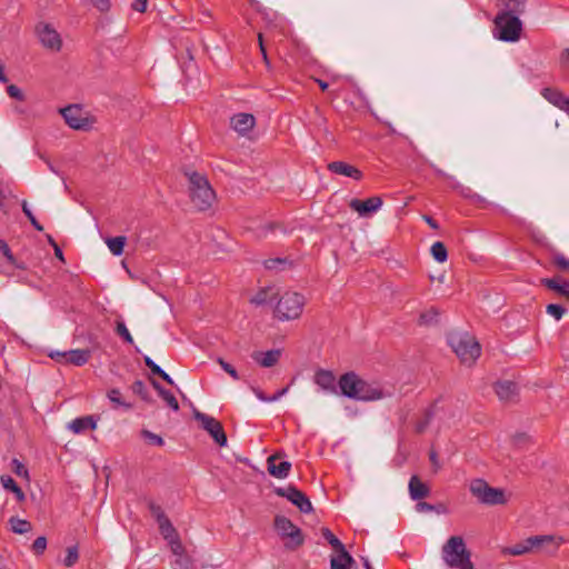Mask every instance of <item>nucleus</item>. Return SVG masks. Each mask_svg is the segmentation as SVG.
I'll return each instance as SVG.
<instances>
[{
    "instance_id": "obj_44",
    "label": "nucleus",
    "mask_w": 569,
    "mask_h": 569,
    "mask_svg": "<svg viewBox=\"0 0 569 569\" xmlns=\"http://www.w3.org/2000/svg\"><path fill=\"white\" fill-rule=\"evenodd\" d=\"M148 509L151 512V515L154 517L157 523L162 521L163 519L168 518L161 508L160 505L156 503L154 501L148 502Z\"/></svg>"
},
{
    "instance_id": "obj_22",
    "label": "nucleus",
    "mask_w": 569,
    "mask_h": 569,
    "mask_svg": "<svg viewBox=\"0 0 569 569\" xmlns=\"http://www.w3.org/2000/svg\"><path fill=\"white\" fill-rule=\"evenodd\" d=\"M541 284L557 292L559 296L566 298L569 301V281L563 280L560 277L543 278Z\"/></svg>"
},
{
    "instance_id": "obj_37",
    "label": "nucleus",
    "mask_w": 569,
    "mask_h": 569,
    "mask_svg": "<svg viewBox=\"0 0 569 569\" xmlns=\"http://www.w3.org/2000/svg\"><path fill=\"white\" fill-rule=\"evenodd\" d=\"M431 254L433 257V259L437 261V262H445L447 261L448 259V251H447V248L446 246L440 242V241H437L435 242L432 246H431Z\"/></svg>"
},
{
    "instance_id": "obj_36",
    "label": "nucleus",
    "mask_w": 569,
    "mask_h": 569,
    "mask_svg": "<svg viewBox=\"0 0 569 569\" xmlns=\"http://www.w3.org/2000/svg\"><path fill=\"white\" fill-rule=\"evenodd\" d=\"M551 263L559 271L566 272L569 271V259L562 254L561 252L553 251L551 253Z\"/></svg>"
},
{
    "instance_id": "obj_48",
    "label": "nucleus",
    "mask_w": 569,
    "mask_h": 569,
    "mask_svg": "<svg viewBox=\"0 0 569 569\" xmlns=\"http://www.w3.org/2000/svg\"><path fill=\"white\" fill-rule=\"evenodd\" d=\"M217 362L220 365L222 370L226 371L232 379H234V380H239L240 379L239 373L233 368V366H231L230 363H228L227 361H224L220 357L217 359Z\"/></svg>"
},
{
    "instance_id": "obj_55",
    "label": "nucleus",
    "mask_w": 569,
    "mask_h": 569,
    "mask_svg": "<svg viewBox=\"0 0 569 569\" xmlns=\"http://www.w3.org/2000/svg\"><path fill=\"white\" fill-rule=\"evenodd\" d=\"M270 27L279 29L281 33H284L287 28L284 21L281 18H279L276 13L273 14V20H270Z\"/></svg>"
},
{
    "instance_id": "obj_1",
    "label": "nucleus",
    "mask_w": 569,
    "mask_h": 569,
    "mask_svg": "<svg viewBox=\"0 0 569 569\" xmlns=\"http://www.w3.org/2000/svg\"><path fill=\"white\" fill-rule=\"evenodd\" d=\"M186 176L189 180V197L193 207L199 211L208 210L216 199L208 179L196 171L186 172Z\"/></svg>"
},
{
    "instance_id": "obj_61",
    "label": "nucleus",
    "mask_w": 569,
    "mask_h": 569,
    "mask_svg": "<svg viewBox=\"0 0 569 569\" xmlns=\"http://www.w3.org/2000/svg\"><path fill=\"white\" fill-rule=\"evenodd\" d=\"M252 392L256 395V397L260 400V401H263V402H270L268 399L269 397L266 396L259 388H256V387H252L251 388Z\"/></svg>"
},
{
    "instance_id": "obj_9",
    "label": "nucleus",
    "mask_w": 569,
    "mask_h": 569,
    "mask_svg": "<svg viewBox=\"0 0 569 569\" xmlns=\"http://www.w3.org/2000/svg\"><path fill=\"white\" fill-rule=\"evenodd\" d=\"M66 123L74 130H89L92 126L91 119L79 104H70L60 110Z\"/></svg>"
},
{
    "instance_id": "obj_62",
    "label": "nucleus",
    "mask_w": 569,
    "mask_h": 569,
    "mask_svg": "<svg viewBox=\"0 0 569 569\" xmlns=\"http://www.w3.org/2000/svg\"><path fill=\"white\" fill-rule=\"evenodd\" d=\"M288 391V388H283L281 390H278L276 393H273L272 396H269V401L270 402H273V401H277L279 400L283 395H286V392Z\"/></svg>"
},
{
    "instance_id": "obj_41",
    "label": "nucleus",
    "mask_w": 569,
    "mask_h": 569,
    "mask_svg": "<svg viewBox=\"0 0 569 569\" xmlns=\"http://www.w3.org/2000/svg\"><path fill=\"white\" fill-rule=\"evenodd\" d=\"M140 435L146 441H148L152 446L162 447L164 445V440L161 436L153 433L148 429H142Z\"/></svg>"
},
{
    "instance_id": "obj_4",
    "label": "nucleus",
    "mask_w": 569,
    "mask_h": 569,
    "mask_svg": "<svg viewBox=\"0 0 569 569\" xmlns=\"http://www.w3.org/2000/svg\"><path fill=\"white\" fill-rule=\"evenodd\" d=\"M306 305V299L298 292H284L278 300L274 308V317L280 321L298 319Z\"/></svg>"
},
{
    "instance_id": "obj_16",
    "label": "nucleus",
    "mask_w": 569,
    "mask_h": 569,
    "mask_svg": "<svg viewBox=\"0 0 569 569\" xmlns=\"http://www.w3.org/2000/svg\"><path fill=\"white\" fill-rule=\"evenodd\" d=\"M382 199L378 196L370 197L366 200L352 199L349 207L360 217H369L382 207Z\"/></svg>"
},
{
    "instance_id": "obj_59",
    "label": "nucleus",
    "mask_w": 569,
    "mask_h": 569,
    "mask_svg": "<svg viewBox=\"0 0 569 569\" xmlns=\"http://www.w3.org/2000/svg\"><path fill=\"white\" fill-rule=\"evenodd\" d=\"M0 250L9 261L13 260V254L4 240H0Z\"/></svg>"
},
{
    "instance_id": "obj_3",
    "label": "nucleus",
    "mask_w": 569,
    "mask_h": 569,
    "mask_svg": "<svg viewBox=\"0 0 569 569\" xmlns=\"http://www.w3.org/2000/svg\"><path fill=\"white\" fill-rule=\"evenodd\" d=\"M522 32V21L516 14L499 11L493 19V37L503 42H516Z\"/></svg>"
},
{
    "instance_id": "obj_33",
    "label": "nucleus",
    "mask_w": 569,
    "mask_h": 569,
    "mask_svg": "<svg viewBox=\"0 0 569 569\" xmlns=\"http://www.w3.org/2000/svg\"><path fill=\"white\" fill-rule=\"evenodd\" d=\"M127 238L124 236H118L108 238L106 243L110 250V252L114 256H121L123 253V248L126 244Z\"/></svg>"
},
{
    "instance_id": "obj_10",
    "label": "nucleus",
    "mask_w": 569,
    "mask_h": 569,
    "mask_svg": "<svg viewBox=\"0 0 569 569\" xmlns=\"http://www.w3.org/2000/svg\"><path fill=\"white\" fill-rule=\"evenodd\" d=\"M274 492L279 497L287 498L292 505H295L301 512L310 513L313 508L309 498L295 486L278 487Z\"/></svg>"
},
{
    "instance_id": "obj_54",
    "label": "nucleus",
    "mask_w": 569,
    "mask_h": 569,
    "mask_svg": "<svg viewBox=\"0 0 569 569\" xmlns=\"http://www.w3.org/2000/svg\"><path fill=\"white\" fill-rule=\"evenodd\" d=\"M7 92L8 94L11 97V98H14L17 100H22L23 99V93L22 91L14 84H10L7 87Z\"/></svg>"
},
{
    "instance_id": "obj_50",
    "label": "nucleus",
    "mask_w": 569,
    "mask_h": 569,
    "mask_svg": "<svg viewBox=\"0 0 569 569\" xmlns=\"http://www.w3.org/2000/svg\"><path fill=\"white\" fill-rule=\"evenodd\" d=\"M47 548V539L46 537H38L32 543V551L36 555H42Z\"/></svg>"
},
{
    "instance_id": "obj_39",
    "label": "nucleus",
    "mask_w": 569,
    "mask_h": 569,
    "mask_svg": "<svg viewBox=\"0 0 569 569\" xmlns=\"http://www.w3.org/2000/svg\"><path fill=\"white\" fill-rule=\"evenodd\" d=\"M132 391L138 395L143 401L151 402V396L150 392L146 386V383L142 380H136L132 383Z\"/></svg>"
},
{
    "instance_id": "obj_58",
    "label": "nucleus",
    "mask_w": 569,
    "mask_h": 569,
    "mask_svg": "<svg viewBox=\"0 0 569 569\" xmlns=\"http://www.w3.org/2000/svg\"><path fill=\"white\" fill-rule=\"evenodd\" d=\"M93 6L101 12L110 9V0H91Z\"/></svg>"
},
{
    "instance_id": "obj_25",
    "label": "nucleus",
    "mask_w": 569,
    "mask_h": 569,
    "mask_svg": "<svg viewBox=\"0 0 569 569\" xmlns=\"http://www.w3.org/2000/svg\"><path fill=\"white\" fill-rule=\"evenodd\" d=\"M280 350L272 349L266 352H254L252 359L263 368L273 367L280 359Z\"/></svg>"
},
{
    "instance_id": "obj_7",
    "label": "nucleus",
    "mask_w": 569,
    "mask_h": 569,
    "mask_svg": "<svg viewBox=\"0 0 569 569\" xmlns=\"http://www.w3.org/2000/svg\"><path fill=\"white\" fill-rule=\"evenodd\" d=\"M192 416L200 423V427L212 437L217 445L220 447L227 446V435L220 421L196 408L192 411Z\"/></svg>"
},
{
    "instance_id": "obj_30",
    "label": "nucleus",
    "mask_w": 569,
    "mask_h": 569,
    "mask_svg": "<svg viewBox=\"0 0 569 569\" xmlns=\"http://www.w3.org/2000/svg\"><path fill=\"white\" fill-rule=\"evenodd\" d=\"M530 537L515 543L513 546L503 549L505 555L510 556H522L526 553L533 552L532 546L530 545Z\"/></svg>"
},
{
    "instance_id": "obj_28",
    "label": "nucleus",
    "mask_w": 569,
    "mask_h": 569,
    "mask_svg": "<svg viewBox=\"0 0 569 569\" xmlns=\"http://www.w3.org/2000/svg\"><path fill=\"white\" fill-rule=\"evenodd\" d=\"M169 542L171 552L178 557L176 562L182 567L188 568L189 566V558L186 556L184 547L182 546L180 538L171 539Z\"/></svg>"
},
{
    "instance_id": "obj_8",
    "label": "nucleus",
    "mask_w": 569,
    "mask_h": 569,
    "mask_svg": "<svg viewBox=\"0 0 569 569\" xmlns=\"http://www.w3.org/2000/svg\"><path fill=\"white\" fill-rule=\"evenodd\" d=\"M274 527L280 536L290 539V542L286 545L287 548L296 549L303 543L305 539L301 529L290 519L283 516H277L274 518Z\"/></svg>"
},
{
    "instance_id": "obj_56",
    "label": "nucleus",
    "mask_w": 569,
    "mask_h": 569,
    "mask_svg": "<svg viewBox=\"0 0 569 569\" xmlns=\"http://www.w3.org/2000/svg\"><path fill=\"white\" fill-rule=\"evenodd\" d=\"M287 261L286 259L276 258V259H268L264 261V267L267 269H277L278 266L284 264Z\"/></svg>"
},
{
    "instance_id": "obj_60",
    "label": "nucleus",
    "mask_w": 569,
    "mask_h": 569,
    "mask_svg": "<svg viewBox=\"0 0 569 569\" xmlns=\"http://www.w3.org/2000/svg\"><path fill=\"white\" fill-rule=\"evenodd\" d=\"M21 208H22V211L26 214V217L29 219V221L32 218H36L34 214L32 213V211L30 210L29 204H28V202L26 200H22Z\"/></svg>"
},
{
    "instance_id": "obj_43",
    "label": "nucleus",
    "mask_w": 569,
    "mask_h": 569,
    "mask_svg": "<svg viewBox=\"0 0 569 569\" xmlns=\"http://www.w3.org/2000/svg\"><path fill=\"white\" fill-rule=\"evenodd\" d=\"M439 312L437 309L431 308L430 310L422 312L419 317L420 325H432L437 322Z\"/></svg>"
},
{
    "instance_id": "obj_32",
    "label": "nucleus",
    "mask_w": 569,
    "mask_h": 569,
    "mask_svg": "<svg viewBox=\"0 0 569 569\" xmlns=\"http://www.w3.org/2000/svg\"><path fill=\"white\" fill-rule=\"evenodd\" d=\"M0 480L3 488L13 492L18 501H23L26 499L23 490L18 486L11 476L3 475L1 476Z\"/></svg>"
},
{
    "instance_id": "obj_35",
    "label": "nucleus",
    "mask_w": 569,
    "mask_h": 569,
    "mask_svg": "<svg viewBox=\"0 0 569 569\" xmlns=\"http://www.w3.org/2000/svg\"><path fill=\"white\" fill-rule=\"evenodd\" d=\"M158 526L161 535L166 540L170 541L171 539L179 537L176 528L172 526L169 518H166L162 521L158 522Z\"/></svg>"
},
{
    "instance_id": "obj_6",
    "label": "nucleus",
    "mask_w": 569,
    "mask_h": 569,
    "mask_svg": "<svg viewBox=\"0 0 569 569\" xmlns=\"http://www.w3.org/2000/svg\"><path fill=\"white\" fill-rule=\"evenodd\" d=\"M469 489L471 495L482 505L496 506L507 502L505 490L489 486L483 479H473Z\"/></svg>"
},
{
    "instance_id": "obj_27",
    "label": "nucleus",
    "mask_w": 569,
    "mask_h": 569,
    "mask_svg": "<svg viewBox=\"0 0 569 569\" xmlns=\"http://www.w3.org/2000/svg\"><path fill=\"white\" fill-rule=\"evenodd\" d=\"M315 382L325 390L335 391L336 389V377L330 370H317L315 375Z\"/></svg>"
},
{
    "instance_id": "obj_31",
    "label": "nucleus",
    "mask_w": 569,
    "mask_h": 569,
    "mask_svg": "<svg viewBox=\"0 0 569 569\" xmlns=\"http://www.w3.org/2000/svg\"><path fill=\"white\" fill-rule=\"evenodd\" d=\"M500 1L503 6V8L500 11L508 12L509 14H516L517 17H519L522 13H525L528 0H500Z\"/></svg>"
},
{
    "instance_id": "obj_19",
    "label": "nucleus",
    "mask_w": 569,
    "mask_h": 569,
    "mask_svg": "<svg viewBox=\"0 0 569 569\" xmlns=\"http://www.w3.org/2000/svg\"><path fill=\"white\" fill-rule=\"evenodd\" d=\"M359 378L360 377L353 371L346 372L340 377L338 385L345 397L355 399L358 395L357 386L359 385Z\"/></svg>"
},
{
    "instance_id": "obj_2",
    "label": "nucleus",
    "mask_w": 569,
    "mask_h": 569,
    "mask_svg": "<svg viewBox=\"0 0 569 569\" xmlns=\"http://www.w3.org/2000/svg\"><path fill=\"white\" fill-rule=\"evenodd\" d=\"M448 343L460 361L467 366H472L481 355L479 342L467 332L450 333Z\"/></svg>"
},
{
    "instance_id": "obj_17",
    "label": "nucleus",
    "mask_w": 569,
    "mask_h": 569,
    "mask_svg": "<svg viewBox=\"0 0 569 569\" xmlns=\"http://www.w3.org/2000/svg\"><path fill=\"white\" fill-rule=\"evenodd\" d=\"M256 126V118L251 113L239 112L230 118V127L241 136H246Z\"/></svg>"
},
{
    "instance_id": "obj_12",
    "label": "nucleus",
    "mask_w": 569,
    "mask_h": 569,
    "mask_svg": "<svg viewBox=\"0 0 569 569\" xmlns=\"http://www.w3.org/2000/svg\"><path fill=\"white\" fill-rule=\"evenodd\" d=\"M49 357L57 362L64 365H73L81 367L86 365L90 357L91 351L89 349H72L68 351H51Z\"/></svg>"
},
{
    "instance_id": "obj_5",
    "label": "nucleus",
    "mask_w": 569,
    "mask_h": 569,
    "mask_svg": "<svg viewBox=\"0 0 569 569\" xmlns=\"http://www.w3.org/2000/svg\"><path fill=\"white\" fill-rule=\"evenodd\" d=\"M441 557L448 567L455 568L470 561L471 552L467 549L462 537L452 536L442 546Z\"/></svg>"
},
{
    "instance_id": "obj_29",
    "label": "nucleus",
    "mask_w": 569,
    "mask_h": 569,
    "mask_svg": "<svg viewBox=\"0 0 569 569\" xmlns=\"http://www.w3.org/2000/svg\"><path fill=\"white\" fill-rule=\"evenodd\" d=\"M541 94L547 101H549L551 104L559 109L568 99V97H566L561 91L555 88H543L541 90Z\"/></svg>"
},
{
    "instance_id": "obj_64",
    "label": "nucleus",
    "mask_w": 569,
    "mask_h": 569,
    "mask_svg": "<svg viewBox=\"0 0 569 569\" xmlns=\"http://www.w3.org/2000/svg\"><path fill=\"white\" fill-rule=\"evenodd\" d=\"M157 376L164 380L167 383L173 385L172 378L163 369H161V372H159Z\"/></svg>"
},
{
    "instance_id": "obj_20",
    "label": "nucleus",
    "mask_w": 569,
    "mask_h": 569,
    "mask_svg": "<svg viewBox=\"0 0 569 569\" xmlns=\"http://www.w3.org/2000/svg\"><path fill=\"white\" fill-rule=\"evenodd\" d=\"M268 471L272 477L278 479H284L288 477L291 469V463L287 460H282L280 456L272 455L268 458Z\"/></svg>"
},
{
    "instance_id": "obj_13",
    "label": "nucleus",
    "mask_w": 569,
    "mask_h": 569,
    "mask_svg": "<svg viewBox=\"0 0 569 569\" xmlns=\"http://www.w3.org/2000/svg\"><path fill=\"white\" fill-rule=\"evenodd\" d=\"M530 539L533 552H543L547 555H555L559 547L565 542L562 537L553 535H537L531 536Z\"/></svg>"
},
{
    "instance_id": "obj_23",
    "label": "nucleus",
    "mask_w": 569,
    "mask_h": 569,
    "mask_svg": "<svg viewBox=\"0 0 569 569\" xmlns=\"http://www.w3.org/2000/svg\"><path fill=\"white\" fill-rule=\"evenodd\" d=\"M430 490L426 483H423L418 476H412L409 480V495L415 501L428 497Z\"/></svg>"
},
{
    "instance_id": "obj_40",
    "label": "nucleus",
    "mask_w": 569,
    "mask_h": 569,
    "mask_svg": "<svg viewBox=\"0 0 569 569\" xmlns=\"http://www.w3.org/2000/svg\"><path fill=\"white\" fill-rule=\"evenodd\" d=\"M321 535L325 540L333 548V550L341 549L343 550L345 545L332 533L329 528H322Z\"/></svg>"
},
{
    "instance_id": "obj_26",
    "label": "nucleus",
    "mask_w": 569,
    "mask_h": 569,
    "mask_svg": "<svg viewBox=\"0 0 569 569\" xmlns=\"http://www.w3.org/2000/svg\"><path fill=\"white\" fill-rule=\"evenodd\" d=\"M96 428L97 421L92 416L79 417L69 423V429L74 433H82L87 430H94Z\"/></svg>"
},
{
    "instance_id": "obj_15",
    "label": "nucleus",
    "mask_w": 569,
    "mask_h": 569,
    "mask_svg": "<svg viewBox=\"0 0 569 569\" xmlns=\"http://www.w3.org/2000/svg\"><path fill=\"white\" fill-rule=\"evenodd\" d=\"M357 396L355 400L359 401H375L385 398L386 393L377 382H369L359 378L357 386Z\"/></svg>"
},
{
    "instance_id": "obj_63",
    "label": "nucleus",
    "mask_w": 569,
    "mask_h": 569,
    "mask_svg": "<svg viewBox=\"0 0 569 569\" xmlns=\"http://www.w3.org/2000/svg\"><path fill=\"white\" fill-rule=\"evenodd\" d=\"M423 220L430 226V228L438 230L439 223L430 216H423Z\"/></svg>"
},
{
    "instance_id": "obj_53",
    "label": "nucleus",
    "mask_w": 569,
    "mask_h": 569,
    "mask_svg": "<svg viewBox=\"0 0 569 569\" xmlns=\"http://www.w3.org/2000/svg\"><path fill=\"white\" fill-rule=\"evenodd\" d=\"M144 365L151 370L153 375L161 372V367L158 366L149 356L143 357Z\"/></svg>"
},
{
    "instance_id": "obj_47",
    "label": "nucleus",
    "mask_w": 569,
    "mask_h": 569,
    "mask_svg": "<svg viewBox=\"0 0 569 569\" xmlns=\"http://www.w3.org/2000/svg\"><path fill=\"white\" fill-rule=\"evenodd\" d=\"M160 397L166 401L168 407L171 408L173 411L179 410V402L171 391L166 390L164 392H161Z\"/></svg>"
},
{
    "instance_id": "obj_57",
    "label": "nucleus",
    "mask_w": 569,
    "mask_h": 569,
    "mask_svg": "<svg viewBox=\"0 0 569 569\" xmlns=\"http://www.w3.org/2000/svg\"><path fill=\"white\" fill-rule=\"evenodd\" d=\"M147 0H133L131 3L132 10L137 12H144L147 10Z\"/></svg>"
},
{
    "instance_id": "obj_11",
    "label": "nucleus",
    "mask_w": 569,
    "mask_h": 569,
    "mask_svg": "<svg viewBox=\"0 0 569 569\" xmlns=\"http://www.w3.org/2000/svg\"><path fill=\"white\" fill-rule=\"evenodd\" d=\"M36 33L40 43L51 51H60L62 48V39L58 31L49 23L40 22L36 27Z\"/></svg>"
},
{
    "instance_id": "obj_51",
    "label": "nucleus",
    "mask_w": 569,
    "mask_h": 569,
    "mask_svg": "<svg viewBox=\"0 0 569 569\" xmlns=\"http://www.w3.org/2000/svg\"><path fill=\"white\" fill-rule=\"evenodd\" d=\"M12 470L13 472L17 475V476H24L27 477L28 476V470L27 468L24 467V465L18 460V459H12Z\"/></svg>"
},
{
    "instance_id": "obj_38",
    "label": "nucleus",
    "mask_w": 569,
    "mask_h": 569,
    "mask_svg": "<svg viewBox=\"0 0 569 569\" xmlns=\"http://www.w3.org/2000/svg\"><path fill=\"white\" fill-rule=\"evenodd\" d=\"M108 399L112 402L113 408L123 407L124 409H131L132 406L122 400V395L119 389H111L107 393Z\"/></svg>"
},
{
    "instance_id": "obj_21",
    "label": "nucleus",
    "mask_w": 569,
    "mask_h": 569,
    "mask_svg": "<svg viewBox=\"0 0 569 569\" xmlns=\"http://www.w3.org/2000/svg\"><path fill=\"white\" fill-rule=\"evenodd\" d=\"M328 170L335 174L349 177L355 180H360L362 178V172L358 168L343 161L330 162L328 164Z\"/></svg>"
},
{
    "instance_id": "obj_42",
    "label": "nucleus",
    "mask_w": 569,
    "mask_h": 569,
    "mask_svg": "<svg viewBox=\"0 0 569 569\" xmlns=\"http://www.w3.org/2000/svg\"><path fill=\"white\" fill-rule=\"evenodd\" d=\"M116 333L121 337L127 343L132 345L133 338L122 320L116 322Z\"/></svg>"
},
{
    "instance_id": "obj_46",
    "label": "nucleus",
    "mask_w": 569,
    "mask_h": 569,
    "mask_svg": "<svg viewBox=\"0 0 569 569\" xmlns=\"http://www.w3.org/2000/svg\"><path fill=\"white\" fill-rule=\"evenodd\" d=\"M546 311L549 316L553 317L556 320H560L565 315V308L561 305L550 303L547 306Z\"/></svg>"
},
{
    "instance_id": "obj_24",
    "label": "nucleus",
    "mask_w": 569,
    "mask_h": 569,
    "mask_svg": "<svg viewBox=\"0 0 569 569\" xmlns=\"http://www.w3.org/2000/svg\"><path fill=\"white\" fill-rule=\"evenodd\" d=\"M337 555L332 556L330 559V568L331 569H351L352 563L355 562L351 555L346 550L337 549L335 550Z\"/></svg>"
},
{
    "instance_id": "obj_18",
    "label": "nucleus",
    "mask_w": 569,
    "mask_h": 569,
    "mask_svg": "<svg viewBox=\"0 0 569 569\" xmlns=\"http://www.w3.org/2000/svg\"><path fill=\"white\" fill-rule=\"evenodd\" d=\"M493 389L498 398L503 402H512L518 397V385L510 380L497 381Z\"/></svg>"
},
{
    "instance_id": "obj_34",
    "label": "nucleus",
    "mask_w": 569,
    "mask_h": 569,
    "mask_svg": "<svg viewBox=\"0 0 569 569\" xmlns=\"http://www.w3.org/2000/svg\"><path fill=\"white\" fill-rule=\"evenodd\" d=\"M10 528L14 533L23 535L31 530V523L28 520L20 519L18 517H11L9 519Z\"/></svg>"
},
{
    "instance_id": "obj_14",
    "label": "nucleus",
    "mask_w": 569,
    "mask_h": 569,
    "mask_svg": "<svg viewBox=\"0 0 569 569\" xmlns=\"http://www.w3.org/2000/svg\"><path fill=\"white\" fill-rule=\"evenodd\" d=\"M430 167L438 177L447 179L450 188L457 191L461 197L470 199L478 203L485 202V199L480 194L473 192L471 188L461 184L453 176L446 173L443 170L436 167L435 164H430Z\"/></svg>"
},
{
    "instance_id": "obj_52",
    "label": "nucleus",
    "mask_w": 569,
    "mask_h": 569,
    "mask_svg": "<svg viewBox=\"0 0 569 569\" xmlns=\"http://www.w3.org/2000/svg\"><path fill=\"white\" fill-rule=\"evenodd\" d=\"M416 509L419 512L439 511L436 506L425 502V501H419V500H418V503L416 505Z\"/></svg>"
},
{
    "instance_id": "obj_49",
    "label": "nucleus",
    "mask_w": 569,
    "mask_h": 569,
    "mask_svg": "<svg viewBox=\"0 0 569 569\" xmlns=\"http://www.w3.org/2000/svg\"><path fill=\"white\" fill-rule=\"evenodd\" d=\"M250 301L256 306H262L271 301V299L268 297V290L263 289L252 297Z\"/></svg>"
},
{
    "instance_id": "obj_45",
    "label": "nucleus",
    "mask_w": 569,
    "mask_h": 569,
    "mask_svg": "<svg viewBox=\"0 0 569 569\" xmlns=\"http://www.w3.org/2000/svg\"><path fill=\"white\" fill-rule=\"evenodd\" d=\"M79 559L78 548L76 546L69 547L67 549V555L63 559V565L66 567H72Z\"/></svg>"
}]
</instances>
